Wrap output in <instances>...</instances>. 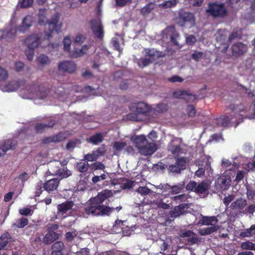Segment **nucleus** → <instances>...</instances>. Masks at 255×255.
<instances>
[{
  "instance_id": "f257e3e1",
  "label": "nucleus",
  "mask_w": 255,
  "mask_h": 255,
  "mask_svg": "<svg viewBox=\"0 0 255 255\" xmlns=\"http://www.w3.org/2000/svg\"><path fill=\"white\" fill-rule=\"evenodd\" d=\"M111 190L105 189L99 193L94 197L91 198L87 205L84 208L83 216L87 218L93 216H109L115 210L113 207L104 205L103 202L107 199L113 196Z\"/></svg>"
},
{
  "instance_id": "f03ea898",
  "label": "nucleus",
  "mask_w": 255,
  "mask_h": 255,
  "mask_svg": "<svg viewBox=\"0 0 255 255\" xmlns=\"http://www.w3.org/2000/svg\"><path fill=\"white\" fill-rule=\"evenodd\" d=\"M128 108L131 112L127 115V119L134 122L142 121V116H147L151 110L148 105L142 102L132 103Z\"/></svg>"
},
{
  "instance_id": "7ed1b4c3",
  "label": "nucleus",
  "mask_w": 255,
  "mask_h": 255,
  "mask_svg": "<svg viewBox=\"0 0 255 255\" xmlns=\"http://www.w3.org/2000/svg\"><path fill=\"white\" fill-rule=\"evenodd\" d=\"M59 15L58 13L55 14L51 19L47 21L46 18V11L45 9H40L38 13V22L40 25H44L46 22L48 24V28L50 32L46 33L47 39H49L52 36V32L55 31L57 33L60 31L62 24L59 23Z\"/></svg>"
},
{
  "instance_id": "20e7f679",
  "label": "nucleus",
  "mask_w": 255,
  "mask_h": 255,
  "mask_svg": "<svg viewBox=\"0 0 255 255\" xmlns=\"http://www.w3.org/2000/svg\"><path fill=\"white\" fill-rule=\"evenodd\" d=\"M132 139L138 152L142 155H151L157 149V144L154 141L148 142L144 135H136Z\"/></svg>"
},
{
  "instance_id": "39448f33",
  "label": "nucleus",
  "mask_w": 255,
  "mask_h": 255,
  "mask_svg": "<svg viewBox=\"0 0 255 255\" xmlns=\"http://www.w3.org/2000/svg\"><path fill=\"white\" fill-rule=\"evenodd\" d=\"M227 108L234 113V116L236 118H238L239 116L242 117V119H248L252 120L255 119V105H254V107L253 109L254 114L249 116L247 115L248 111L247 108L241 103L238 104L232 103L228 106Z\"/></svg>"
},
{
  "instance_id": "423d86ee",
  "label": "nucleus",
  "mask_w": 255,
  "mask_h": 255,
  "mask_svg": "<svg viewBox=\"0 0 255 255\" xmlns=\"http://www.w3.org/2000/svg\"><path fill=\"white\" fill-rule=\"evenodd\" d=\"M143 53L144 58L142 60V64H149L152 63L160 57L165 56V53L155 50L154 48H144Z\"/></svg>"
},
{
  "instance_id": "0eeeda50",
  "label": "nucleus",
  "mask_w": 255,
  "mask_h": 255,
  "mask_svg": "<svg viewBox=\"0 0 255 255\" xmlns=\"http://www.w3.org/2000/svg\"><path fill=\"white\" fill-rule=\"evenodd\" d=\"M206 11L214 17H222L226 15L227 10L222 3L210 4Z\"/></svg>"
},
{
  "instance_id": "6e6552de",
  "label": "nucleus",
  "mask_w": 255,
  "mask_h": 255,
  "mask_svg": "<svg viewBox=\"0 0 255 255\" xmlns=\"http://www.w3.org/2000/svg\"><path fill=\"white\" fill-rule=\"evenodd\" d=\"M91 24L94 36L99 39H102L104 36V30L101 19L99 18L92 19Z\"/></svg>"
},
{
  "instance_id": "1a4fd4ad",
  "label": "nucleus",
  "mask_w": 255,
  "mask_h": 255,
  "mask_svg": "<svg viewBox=\"0 0 255 255\" xmlns=\"http://www.w3.org/2000/svg\"><path fill=\"white\" fill-rule=\"evenodd\" d=\"M17 145L15 139H8L0 142V157L4 156L6 152L10 150H14Z\"/></svg>"
},
{
  "instance_id": "9d476101",
  "label": "nucleus",
  "mask_w": 255,
  "mask_h": 255,
  "mask_svg": "<svg viewBox=\"0 0 255 255\" xmlns=\"http://www.w3.org/2000/svg\"><path fill=\"white\" fill-rule=\"evenodd\" d=\"M189 206L188 203H181L176 206L174 208L170 211L169 214L170 217L176 218L186 214L188 212Z\"/></svg>"
},
{
  "instance_id": "9b49d317",
  "label": "nucleus",
  "mask_w": 255,
  "mask_h": 255,
  "mask_svg": "<svg viewBox=\"0 0 255 255\" xmlns=\"http://www.w3.org/2000/svg\"><path fill=\"white\" fill-rule=\"evenodd\" d=\"M173 97L175 99H183L187 102H193L196 99L195 95L184 90H178L174 91L173 93Z\"/></svg>"
},
{
  "instance_id": "f8f14e48",
  "label": "nucleus",
  "mask_w": 255,
  "mask_h": 255,
  "mask_svg": "<svg viewBox=\"0 0 255 255\" xmlns=\"http://www.w3.org/2000/svg\"><path fill=\"white\" fill-rule=\"evenodd\" d=\"M168 150L176 157L182 153L181 141L178 139L172 140L168 145Z\"/></svg>"
},
{
  "instance_id": "ddd939ff",
  "label": "nucleus",
  "mask_w": 255,
  "mask_h": 255,
  "mask_svg": "<svg viewBox=\"0 0 255 255\" xmlns=\"http://www.w3.org/2000/svg\"><path fill=\"white\" fill-rule=\"evenodd\" d=\"M24 43L28 48L35 49L40 43V38L36 34H32L25 40Z\"/></svg>"
},
{
  "instance_id": "4468645a",
  "label": "nucleus",
  "mask_w": 255,
  "mask_h": 255,
  "mask_svg": "<svg viewBox=\"0 0 255 255\" xmlns=\"http://www.w3.org/2000/svg\"><path fill=\"white\" fill-rule=\"evenodd\" d=\"M248 47L242 42H237L232 46V54L235 57L242 55L247 51Z\"/></svg>"
},
{
  "instance_id": "2eb2a0df",
  "label": "nucleus",
  "mask_w": 255,
  "mask_h": 255,
  "mask_svg": "<svg viewBox=\"0 0 255 255\" xmlns=\"http://www.w3.org/2000/svg\"><path fill=\"white\" fill-rule=\"evenodd\" d=\"M60 180L57 178H53L46 181L43 184L44 189L48 193L57 190Z\"/></svg>"
},
{
  "instance_id": "dca6fc26",
  "label": "nucleus",
  "mask_w": 255,
  "mask_h": 255,
  "mask_svg": "<svg viewBox=\"0 0 255 255\" xmlns=\"http://www.w3.org/2000/svg\"><path fill=\"white\" fill-rule=\"evenodd\" d=\"M163 32L166 34V38H169L173 44L178 45L177 39L179 37V34L174 27H168Z\"/></svg>"
},
{
  "instance_id": "f3484780",
  "label": "nucleus",
  "mask_w": 255,
  "mask_h": 255,
  "mask_svg": "<svg viewBox=\"0 0 255 255\" xmlns=\"http://www.w3.org/2000/svg\"><path fill=\"white\" fill-rule=\"evenodd\" d=\"M180 19L182 22V26L192 27L194 24L195 19L192 13L185 12L181 14Z\"/></svg>"
},
{
  "instance_id": "a211bd4d",
  "label": "nucleus",
  "mask_w": 255,
  "mask_h": 255,
  "mask_svg": "<svg viewBox=\"0 0 255 255\" xmlns=\"http://www.w3.org/2000/svg\"><path fill=\"white\" fill-rule=\"evenodd\" d=\"M91 47L90 45H84L80 49L74 48L73 50L70 53L72 58H77L83 56L88 53L89 50Z\"/></svg>"
},
{
  "instance_id": "6ab92c4d",
  "label": "nucleus",
  "mask_w": 255,
  "mask_h": 255,
  "mask_svg": "<svg viewBox=\"0 0 255 255\" xmlns=\"http://www.w3.org/2000/svg\"><path fill=\"white\" fill-rule=\"evenodd\" d=\"M74 202L72 201H68L58 205L57 209L59 214L63 215L71 210L74 206Z\"/></svg>"
},
{
  "instance_id": "aec40b11",
  "label": "nucleus",
  "mask_w": 255,
  "mask_h": 255,
  "mask_svg": "<svg viewBox=\"0 0 255 255\" xmlns=\"http://www.w3.org/2000/svg\"><path fill=\"white\" fill-rule=\"evenodd\" d=\"M50 168L53 172V175L58 176L61 179L67 178L71 175L70 171L67 167H59L56 170H54V166H51Z\"/></svg>"
},
{
  "instance_id": "412c9836",
  "label": "nucleus",
  "mask_w": 255,
  "mask_h": 255,
  "mask_svg": "<svg viewBox=\"0 0 255 255\" xmlns=\"http://www.w3.org/2000/svg\"><path fill=\"white\" fill-rule=\"evenodd\" d=\"M32 22V16L30 15H27L23 18L21 25L18 27V30L22 32L26 31L31 26Z\"/></svg>"
},
{
  "instance_id": "4be33fe9",
  "label": "nucleus",
  "mask_w": 255,
  "mask_h": 255,
  "mask_svg": "<svg viewBox=\"0 0 255 255\" xmlns=\"http://www.w3.org/2000/svg\"><path fill=\"white\" fill-rule=\"evenodd\" d=\"M14 240L9 233L7 231L4 232L0 237V249H5L8 243Z\"/></svg>"
},
{
  "instance_id": "5701e85b",
  "label": "nucleus",
  "mask_w": 255,
  "mask_h": 255,
  "mask_svg": "<svg viewBox=\"0 0 255 255\" xmlns=\"http://www.w3.org/2000/svg\"><path fill=\"white\" fill-rule=\"evenodd\" d=\"M215 36L217 41L221 44L225 43L226 41L229 42V33L226 30H219L215 34Z\"/></svg>"
},
{
  "instance_id": "b1692460",
  "label": "nucleus",
  "mask_w": 255,
  "mask_h": 255,
  "mask_svg": "<svg viewBox=\"0 0 255 255\" xmlns=\"http://www.w3.org/2000/svg\"><path fill=\"white\" fill-rule=\"evenodd\" d=\"M218 221L216 216H202V219L199 221V224L201 225H215Z\"/></svg>"
},
{
  "instance_id": "393cba45",
  "label": "nucleus",
  "mask_w": 255,
  "mask_h": 255,
  "mask_svg": "<svg viewBox=\"0 0 255 255\" xmlns=\"http://www.w3.org/2000/svg\"><path fill=\"white\" fill-rule=\"evenodd\" d=\"M16 32V29L10 26L4 30L0 31V38L1 39H11L15 35Z\"/></svg>"
},
{
  "instance_id": "a878e982",
  "label": "nucleus",
  "mask_w": 255,
  "mask_h": 255,
  "mask_svg": "<svg viewBox=\"0 0 255 255\" xmlns=\"http://www.w3.org/2000/svg\"><path fill=\"white\" fill-rule=\"evenodd\" d=\"M247 204V200L243 198H239L231 203V208L232 210L237 209L241 210L245 208Z\"/></svg>"
},
{
  "instance_id": "bb28decb",
  "label": "nucleus",
  "mask_w": 255,
  "mask_h": 255,
  "mask_svg": "<svg viewBox=\"0 0 255 255\" xmlns=\"http://www.w3.org/2000/svg\"><path fill=\"white\" fill-rule=\"evenodd\" d=\"M20 86V82L19 81H12L8 82L6 85L4 86L2 90L4 92H12L17 90Z\"/></svg>"
},
{
  "instance_id": "cd10ccee",
  "label": "nucleus",
  "mask_w": 255,
  "mask_h": 255,
  "mask_svg": "<svg viewBox=\"0 0 255 255\" xmlns=\"http://www.w3.org/2000/svg\"><path fill=\"white\" fill-rule=\"evenodd\" d=\"M209 188V184L206 181H202L197 184L195 193L197 194H204L207 192Z\"/></svg>"
},
{
  "instance_id": "c85d7f7f",
  "label": "nucleus",
  "mask_w": 255,
  "mask_h": 255,
  "mask_svg": "<svg viewBox=\"0 0 255 255\" xmlns=\"http://www.w3.org/2000/svg\"><path fill=\"white\" fill-rule=\"evenodd\" d=\"M155 7L156 4L154 2H149L141 9V14L144 16H146L149 15Z\"/></svg>"
},
{
  "instance_id": "c756f323",
  "label": "nucleus",
  "mask_w": 255,
  "mask_h": 255,
  "mask_svg": "<svg viewBox=\"0 0 255 255\" xmlns=\"http://www.w3.org/2000/svg\"><path fill=\"white\" fill-rule=\"evenodd\" d=\"M58 238V234L54 232H49L43 239V242L46 245L50 244Z\"/></svg>"
},
{
  "instance_id": "7c9ffc66",
  "label": "nucleus",
  "mask_w": 255,
  "mask_h": 255,
  "mask_svg": "<svg viewBox=\"0 0 255 255\" xmlns=\"http://www.w3.org/2000/svg\"><path fill=\"white\" fill-rule=\"evenodd\" d=\"M121 183L120 187L123 190L129 189L132 188L134 181L127 178H121L119 179Z\"/></svg>"
},
{
  "instance_id": "2f4dec72",
  "label": "nucleus",
  "mask_w": 255,
  "mask_h": 255,
  "mask_svg": "<svg viewBox=\"0 0 255 255\" xmlns=\"http://www.w3.org/2000/svg\"><path fill=\"white\" fill-rule=\"evenodd\" d=\"M90 167L88 162L83 159H81L77 163L76 168L77 170L81 173L86 172Z\"/></svg>"
},
{
  "instance_id": "473e14b6",
  "label": "nucleus",
  "mask_w": 255,
  "mask_h": 255,
  "mask_svg": "<svg viewBox=\"0 0 255 255\" xmlns=\"http://www.w3.org/2000/svg\"><path fill=\"white\" fill-rule=\"evenodd\" d=\"M219 229L218 226H213L200 229L199 233L201 236L208 235L216 232Z\"/></svg>"
},
{
  "instance_id": "72a5a7b5",
  "label": "nucleus",
  "mask_w": 255,
  "mask_h": 255,
  "mask_svg": "<svg viewBox=\"0 0 255 255\" xmlns=\"http://www.w3.org/2000/svg\"><path fill=\"white\" fill-rule=\"evenodd\" d=\"M104 139L103 136L101 133H97L91 136L87 139L88 142L91 143L94 145H97L99 143L103 141Z\"/></svg>"
},
{
  "instance_id": "f704fd0d",
  "label": "nucleus",
  "mask_w": 255,
  "mask_h": 255,
  "mask_svg": "<svg viewBox=\"0 0 255 255\" xmlns=\"http://www.w3.org/2000/svg\"><path fill=\"white\" fill-rule=\"evenodd\" d=\"M195 163L198 167H203L206 170L211 169V163L207 157L202 158L201 160H196Z\"/></svg>"
},
{
  "instance_id": "c9c22d12",
  "label": "nucleus",
  "mask_w": 255,
  "mask_h": 255,
  "mask_svg": "<svg viewBox=\"0 0 255 255\" xmlns=\"http://www.w3.org/2000/svg\"><path fill=\"white\" fill-rule=\"evenodd\" d=\"M231 120L228 116H222L217 119V125L219 127L226 128L230 124Z\"/></svg>"
},
{
  "instance_id": "e433bc0d",
  "label": "nucleus",
  "mask_w": 255,
  "mask_h": 255,
  "mask_svg": "<svg viewBox=\"0 0 255 255\" xmlns=\"http://www.w3.org/2000/svg\"><path fill=\"white\" fill-rule=\"evenodd\" d=\"M28 222L29 221L28 219L23 217L21 219L17 220L16 222L12 225V227L23 228L28 225Z\"/></svg>"
},
{
  "instance_id": "4c0bfd02",
  "label": "nucleus",
  "mask_w": 255,
  "mask_h": 255,
  "mask_svg": "<svg viewBox=\"0 0 255 255\" xmlns=\"http://www.w3.org/2000/svg\"><path fill=\"white\" fill-rule=\"evenodd\" d=\"M55 125V123L53 121H51L48 124H37L35 126V129L36 131L39 132H42L43 130L47 128H52Z\"/></svg>"
},
{
  "instance_id": "58836bf2",
  "label": "nucleus",
  "mask_w": 255,
  "mask_h": 255,
  "mask_svg": "<svg viewBox=\"0 0 255 255\" xmlns=\"http://www.w3.org/2000/svg\"><path fill=\"white\" fill-rule=\"evenodd\" d=\"M64 247L65 246L63 242L61 241H57L54 243L52 246V252H62L64 249Z\"/></svg>"
},
{
  "instance_id": "ea45409f",
  "label": "nucleus",
  "mask_w": 255,
  "mask_h": 255,
  "mask_svg": "<svg viewBox=\"0 0 255 255\" xmlns=\"http://www.w3.org/2000/svg\"><path fill=\"white\" fill-rule=\"evenodd\" d=\"M206 53L199 51H194L191 55L192 58L196 61H199L205 58Z\"/></svg>"
},
{
  "instance_id": "a19ab883",
  "label": "nucleus",
  "mask_w": 255,
  "mask_h": 255,
  "mask_svg": "<svg viewBox=\"0 0 255 255\" xmlns=\"http://www.w3.org/2000/svg\"><path fill=\"white\" fill-rule=\"evenodd\" d=\"M90 168L91 171H96L97 170H102L105 171L106 168L105 165L99 161H96L91 164H90Z\"/></svg>"
},
{
  "instance_id": "79ce46f5",
  "label": "nucleus",
  "mask_w": 255,
  "mask_h": 255,
  "mask_svg": "<svg viewBox=\"0 0 255 255\" xmlns=\"http://www.w3.org/2000/svg\"><path fill=\"white\" fill-rule=\"evenodd\" d=\"M241 248L244 250H255V244L249 241L243 242L241 244Z\"/></svg>"
},
{
  "instance_id": "37998d69",
  "label": "nucleus",
  "mask_w": 255,
  "mask_h": 255,
  "mask_svg": "<svg viewBox=\"0 0 255 255\" xmlns=\"http://www.w3.org/2000/svg\"><path fill=\"white\" fill-rule=\"evenodd\" d=\"M168 108V106L167 104H158L155 107V111L159 114L164 113L167 111Z\"/></svg>"
},
{
  "instance_id": "c03bdc74",
  "label": "nucleus",
  "mask_w": 255,
  "mask_h": 255,
  "mask_svg": "<svg viewBox=\"0 0 255 255\" xmlns=\"http://www.w3.org/2000/svg\"><path fill=\"white\" fill-rule=\"evenodd\" d=\"M59 69H64L69 73H72L76 69V65H58Z\"/></svg>"
},
{
  "instance_id": "a18cd8bd",
  "label": "nucleus",
  "mask_w": 255,
  "mask_h": 255,
  "mask_svg": "<svg viewBox=\"0 0 255 255\" xmlns=\"http://www.w3.org/2000/svg\"><path fill=\"white\" fill-rule=\"evenodd\" d=\"M175 163L181 171L184 170L186 168V165L187 163L186 158L183 157L177 158Z\"/></svg>"
},
{
  "instance_id": "49530a36",
  "label": "nucleus",
  "mask_w": 255,
  "mask_h": 255,
  "mask_svg": "<svg viewBox=\"0 0 255 255\" xmlns=\"http://www.w3.org/2000/svg\"><path fill=\"white\" fill-rule=\"evenodd\" d=\"M86 36L81 34H78L73 38V44L74 46L80 45L84 42Z\"/></svg>"
},
{
  "instance_id": "de8ad7c7",
  "label": "nucleus",
  "mask_w": 255,
  "mask_h": 255,
  "mask_svg": "<svg viewBox=\"0 0 255 255\" xmlns=\"http://www.w3.org/2000/svg\"><path fill=\"white\" fill-rule=\"evenodd\" d=\"M242 34V30L240 29H235L229 36V42H230L232 40L235 38H240Z\"/></svg>"
},
{
  "instance_id": "09e8293b",
  "label": "nucleus",
  "mask_w": 255,
  "mask_h": 255,
  "mask_svg": "<svg viewBox=\"0 0 255 255\" xmlns=\"http://www.w3.org/2000/svg\"><path fill=\"white\" fill-rule=\"evenodd\" d=\"M98 158V156L93 151L91 153H88L84 156V160L88 162V161H96Z\"/></svg>"
},
{
  "instance_id": "8fccbe9b",
  "label": "nucleus",
  "mask_w": 255,
  "mask_h": 255,
  "mask_svg": "<svg viewBox=\"0 0 255 255\" xmlns=\"http://www.w3.org/2000/svg\"><path fill=\"white\" fill-rule=\"evenodd\" d=\"M8 71L4 67L0 66V82L6 81L8 78Z\"/></svg>"
},
{
  "instance_id": "3c124183",
  "label": "nucleus",
  "mask_w": 255,
  "mask_h": 255,
  "mask_svg": "<svg viewBox=\"0 0 255 255\" xmlns=\"http://www.w3.org/2000/svg\"><path fill=\"white\" fill-rule=\"evenodd\" d=\"M165 186L169 187V189H171V193L172 194H176L181 192L183 189V185L181 184L174 185L173 186H170L169 185H165Z\"/></svg>"
},
{
  "instance_id": "603ef678",
  "label": "nucleus",
  "mask_w": 255,
  "mask_h": 255,
  "mask_svg": "<svg viewBox=\"0 0 255 255\" xmlns=\"http://www.w3.org/2000/svg\"><path fill=\"white\" fill-rule=\"evenodd\" d=\"M172 199L173 200L175 201L176 203L184 202L187 200L188 195H186L185 194H180L173 197Z\"/></svg>"
},
{
  "instance_id": "864d4df0",
  "label": "nucleus",
  "mask_w": 255,
  "mask_h": 255,
  "mask_svg": "<svg viewBox=\"0 0 255 255\" xmlns=\"http://www.w3.org/2000/svg\"><path fill=\"white\" fill-rule=\"evenodd\" d=\"M64 51L69 52L71 49V40L69 36L64 38L63 41Z\"/></svg>"
},
{
  "instance_id": "5fc2aeb1",
  "label": "nucleus",
  "mask_w": 255,
  "mask_h": 255,
  "mask_svg": "<svg viewBox=\"0 0 255 255\" xmlns=\"http://www.w3.org/2000/svg\"><path fill=\"white\" fill-rule=\"evenodd\" d=\"M43 184H44L41 181L37 183L35 187V196L38 197L43 192L42 188H43Z\"/></svg>"
},
{
  "instance_id": "6e6d98bb",
  "label": "nucleus",
  "mask_w": 255,
  "mask_h": 255,
  "mask_svg": "<svg viewBox=\"0 0 255 255\" xmlns=\"http://www.w3.org/2000/svg\"><path fill=\"white\" fill-rule=\"evenodd\" d=\"M178 2V0H169L165 1L160 4V6L165 7L168 8L175 6Z\"/></svg>"
},
{
  "instance_id": "4d7b16f0",
  "label": "nucleus",
  "mask_w": 255,
  "mask_h": 255,
  "mask_svg": "<svg viewBox=\"0 0 255 255\" xmlns=\"http://www.w3.org/2000/svg\"><path fill=\"white\" fill-rule=\"evenodd\" d=\"M15 70L16 72H23L24 73H28L29 72V68L28 67L27 65H15Z\"/></svg>"
},
{
  "instance_id": "13d9d810",
  "label": "nucleus",
  "mask_w": 255,
  "mask_h": 255,
  "mask_svg": "<svg viewBox=\"0 0 255 255\" xmlns=\"http://www.w3.org/2000/svg\"><path fill=\"white\" fill-rule=\"evenodd\" d=\"M37 62L39 64H47L50 62V60L46 55L41 54L37 58Z\"/></svg>"
},
{
  "instance_id": "bf43d9fd",
  "label": "nucleus",
  "mask_w": 255,
  "mask_h": 255,
  "mask_svg": "<svg viewBox=\"0 0 255 255\" xmlns=\"http://www.w3.org/2000/svg\"><path fill=\"white\" fill-rule=\"evenodd\" d=\"M197 183L195 181H190L186 186V189L188 191L195 192V189L197 186Z\"/></svg>"
},
{
  "instance_id": "052dcab7",
  "label": "nucleus",
  "mask_w": 255,
  "mask_h": 255,
  "mask_svg": "<svg viewBox=\"0 0 255 255\" xmlns=\"http://www.w3.org/2000/svg\"><path fill=\"white\" fill-rule=\"evenodd\" d=\"M196 41L197 39L194 36L192 35H186V42L188 45H193Z\"/></svg>"
},
{
  "instance_id": "680f3d73",
  "label": "nucleus",
  "mask_w": 255,
  "mask_h": 255,
  "mask_svg": "<svg viewBox=\"0 0 255 255\" xmlns=\"http://www.w3.org/2000/svg\"><path fill=\"white\" fill-rule=\"evenodd\" d=\"M150 189L147 187L140 186L136 190V192L141 195H147L150 193Z\"/></svg>"
},
{
  "instance_id": "e2e57ef3",
  "label": "nucleus",
  "mask_w": 255,
  "mask_h": 255,
  "mask_svg": "<svg viewBox=\"0 0 255 255\" xmlns=\"http://www.w3.org/2000/svg\"><path fill=\"white\" fill-rule=\"evenodd\" d=\"M186 111L189 117H194L196 114L195 108L191 105H189L187 107Z\"/></svg>"
},
{
  "instance_id": "0e129e2a",
  "label": "nucleus",
  "mask_w": 255,
  "mask_h": 255,
  "mask_svg": "<svg viewBox=\"0 0 255 255\" xmlns=\"http://www.w3.org/2000/svg\"><path fill=\"white\" fill-rule=\"evenodd\" d=\"M33 212V211L28 208H23L19 210V213L20 214L26 216L32 215Z\"/></svg>"
},
{
  "instance_id": "69168bd1",
  "label": "nucleus",
  "mask_w": 255,
  "mask_h": 255,
  "mask_svg": "<svg viewBox=\"0 0 255 255\" xmlns=\"http://www.w3.org/2000/svg\"><path fill=\"white\" fill-rule=\"evenodd\" d=\"M34 49L28 48L27 47V49L25 50V55L26 56L27 58L31 61L33 59L34 55Z\"/></svg>"
},
{
  "instance_id": "338daca9",
  "label": "nucleus",
  "mask_w": 255,
  "mask_h": 255,
  "mask_svg": "<svg viewBox=\"0 0 255 255\" xmlns=\"http://www.w3.org/2000/svg\"><path fill=\"white\" fill-rule=\"evenodd\" d=\"M235 198V195L234 194L228 195L227 196H225L223 199V203L226 206H228L229 204L232 202Z\"/></svg>"
},
{
  "instance_id": "774afa93",
  "label": "nucleus",
  "mask_w": 255,
  "mask_h": 255,
  "mask_svg": "<svg viewBox=\"0 0 255 255\" xmlns=\"http://www.w3.org/2000/svg\"><path fill=\"white\" fill-rule=\"evenodd\" d=\"M112 44L115 50L118 51L120 53L122 52V49L120 47L117 38L115 37L112 39Z\"/></svg>"
}]
</instances>
